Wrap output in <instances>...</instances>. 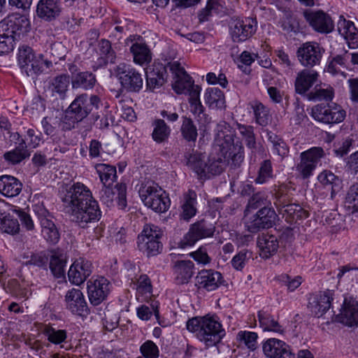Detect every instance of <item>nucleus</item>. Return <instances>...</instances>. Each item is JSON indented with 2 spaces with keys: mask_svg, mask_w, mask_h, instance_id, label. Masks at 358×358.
Returning a JSON list of instances; mask_svg holds the SVG:
<instances>
[{
  "mask_svg": "<svg viewBox=\"0 0 358 358\" xmlns=\"http://www.w3.org/2000/svg\"><path fill=\"white\" fill-rule=\"evenodd\" d=\"M143 358H158L159 350L157 345L152 341H146L140 347Z\"/></svg>",
  "mask_w": 358,
  "mask_h": 358,
  "instance_id": "nucleus-63",
  "label": "nucleus"
},
{
  "mask_svg": "<svg viewBox=\"0 0 358 358\" xmlns=\"http://www.w3.org/2000/svg\"><path fill=\"white\" fill-rule=\"evenodd\" d=\"M22 183L15 177L4 175L0 177V192L5 196L14 197L22 191Z\"/></svg>",
  "mask_w": 358,
  "mask_h": 358,
  "instance_id": "nucleus-37",
  "label": "nucleus"
},
{
  "mask_svg": "<svg viewBox=\"0 0 358 358\" xmlns=\"http://www.w3.org/2000/svg\"><path fill=\"white\" fill-rule=\"evenodd\" d=\"M162 232L157 226L146 224L137 238V246L148 257L160 253L163 245L160 241Z\"/></svg>",
  "mask_w": 358,
  "mask_h": 358,
  "instance_id": "nucleus-4",
  "label": "nucleus"
},
{
  "mask_svg": "<svg viewBox=\"0 0 358 358\" xmlns=\"http://www.w3.org/2000/svg\"><path fill=\"white\" fill-rule=\"evenodd\" d=\"M206 169V178L208 174L219 175L227 165V159L222 152L219 150V144L214 147L213 152L208 157Z\"/></svg>",
  "mask_w": 358,
  "mask_h": 358,
  "instance_id": "nucleus-33",
  "label": "nucleus"
},
{
  "mask_svg": "<svg viewBox=\"0 0 358 358\" xmlns=\"http://www.w3.org/2000/svg\"><path fill=\"white\" fill-rule=\"evenodd\" d=\"M95 169L104 187L110 186L114 182L117 177L115 166L106 164H98L95 166Z\"/></svg>",
  "mask_w": 358,
  "mask_h": 358,
  "instance_id": "nucleus-47",
  "label": "nucleus"
},
{
  "mask_svg": "<svg viewBox=\"0 0 358 358\" xmlns=\"http://www.w3.org/2000/svg\"><path fill=\"white\" fill-rule=\"evenodd\" d=\"M101 105V99L97 95L87 93L77 95L64 111L61 120L62 129L69 131L75 128L76 124L83 121L94 110H97Z\"/></svg>",
  "mask_w": 358,
  "mask_h": 358,
  "instance_id": "nucleus-3",
  "label": "nucleus"
},
{
  "mask_svg": "<svg viewBox=\"0 0 358 358\" xmlns=\"http://www.w3.org/2000/svg\"><path fill=\"white\" fill-rule=\"evenodd\" d=\"M33 210L40 222L43 237L49 243H57L59 240L60 234L52 220V215L43 203L35 204L33 206Z\"/></svg>",
  "mask_w": 358,
  "mask_h": 358,
  "instance_id": "nucleus-8",
  "label": "nucleus"
},
{
  "mask_svg": "<svg viewBox=\"0 0 358 358\" xmlns=\"http://www.w3.org/2000/svg\"><path fill=\"white\" fill-rule=\"evenodd\" d=\"M152 126L153 127L152 138L156 143H162L168 140L171 130L164 120H155Z\"/></svg>",
  "mask_w": 358,
  "mask_h": 358,
  "instance_id": "nucleus-44",
  "label": "nucleus"
},
{
  "mask_svg": "<svg viewBox=\"0 0 358 358\" xmlns=\"http://www.w3.org/2000/svg\"><path fill=\"white\" fill-rule=\"evenodd\" d=\"M219 150L226 157L227 164L230 159L235 167H239L243 162L244 149L242 143L240 141L234 142V135L227 136L225 137V143L219 144Z\"/></svg>",
  "mask_w": 358,
  "mask_h": 358,
  "instance_id": "nucleus-17",
  "label": "nucleus"
},
{
  "mask_svg": "<svg viewBox=\"0 0 358 358\" xmlns=\"http://www.w3.org/2000/svg\"><path fill=\"white\" fill-rule=\"evenodd\" d=\"M186 327L208 348L220 343L226 335L221 321L216 315L208 314L203 317H193L188 320Z\"/></svg>",
  "mask_w": 358,
  "mask_h": 358,
  "instance_id": "nucleus-2",
  "label": "nucleus"
},
{
  "mask_svg": "<svg viewBox=\"0 0 358 358\" xmlns=\"http://www.w3.org/2000/svg\"><path fill=\"white\" fill-rule=\"evenodd\" d=\"M66 308L73 314L83 315L87 313V305L83 292L73 288L69 290L65 296Z\"/></svg>",
  "mask_w": 358,
  "mask_h": 358,
  "instance_id": "nucleus-25",
  "label": "nucleus"
},
{
  "mask_svg": "<svg viewBox=\"0 0 358 358\" xmlns=\"http://www.w3.org/2000/svg\"><path fill=\"white\" fill-rule=\"evenodd\" d=\"M271 204L270 201L267 199L265 194L257 192L254 194L248 201L245 212L250 210L262 209Z\"/></svg>",
  "mask_w": 358,
  "mask_h": 358,
  "instance_id": "nucleus-56",
  "label": "nucleus"
},
{
  "mask_svg": "<svg viewBox=\"0 0 358 358\" xmlns=\"http://www.w3.org/2000/svg\"><path fill=\"white\" fill-rule=\"evenodd\" d=\"M173 271L177 284H187L194 274V264L190 260L176 261Z\"/></svg>",
  "mask_w": 358,
  "mask_h": 358,
  "instance_id": "nucleus-30",
  "label": "nucleus"
},
{
  "mask_svg": "<svg viewBox=\"0 0 358 358\" xmlns=\"http://www.w3.org/2000/svg\"><path fill=\"white\" fill-rule=\"evenodd\" d=\"M43 334L50 343L59 345L64 342L67 338V332L64 329H55L52 327L46 326L43 329Z\"/></svg>",
  "mask_w": 358,
  "mask_h": 358,
  "instance_id": "nucleus-54",
  "label": "nucleus"
},
{
  "mask_svg": "<svg viewBox=\"0 0 358 358\" xmlns=\"http://www.w3.org/2000/svg\"><path fill=\"white\" fill-rule=\"evenodd\" d=\"M17 59L22 71L27 76H34L43 71L45 60L43 55H36L32 48L28 45L19 48Z\"/></svg>",
  "mask_w": 358,
  "mask_h": 358,
  "instance_id": "nucleus-5",
  "label": "nucleus"
},
{
  "mask_svg": "<svg viewBox=\"0 0 358 358\" xmlns=\"http://www.w3.org/2000/svg\"><path fill=\"white\" fill-rule=\"evenodd\" d=\"M334 292L327 289L313 297L309 301L312 313L318 317L323 315L330 308Z\"/></svg>",
  "mask_w": 358,
  "mask_h": 358,
  "instance_id": "nucleus-28",
  "label": "nucleus"
},
{
  "mask_svg": "<svg viewBox=\"0 0 358 358\" xmlns=\"http://www.w3.org/2000/svg\"><path fill=\"white\" fill-rule=\"evenodd\" d=\"M338 31L347 41L350 48H358V29L352 22L341 16L338 22Z\"/></svg>",
  "mask_w": 358,
  "mask_h": 358,
  "instance_id": "nucleus-32",
  "label": "nucleus"
},
{
  "mask_svg": "<svg viewBox=\"0 0 358 358\" xmlns=\"http://www.w3.org/2000/svg\"><path fill=\"white\" fill-rule=\"evenodd\" d=\"M334 96V90L332 87H329L326 89L315 87L313 90L306 94V98L309 101H331Z\"/></svg>",
  "mask_w": 358,
  "mask_h": 358,
  "instance_id": "nucleus-50",
  "label": "nucleus"
},
{
  "mask_svg": "<svg viewBox=\"0 0 358 358\" xmlns=\"http://www.w3.org/2000/svg\"><path fill=\"white\" fill-rule=\"evenodd\" d=\"M196 194L193 190H189L184 196V203L182 205L180 217L184 220L188 221L196 215Z\"/></svg>",
  "mask_w": 358,
  "mask_h": 358,
  "instance_id": "nucleus-41",
  "label": "nucleus"
},
{
  "mask_svg": "<svg viewBox=\"0 0 358 358\" xmlns=\"http://www.w3.org/2000/svg\"><path fill=\"white\" fill-rule=\"evenodd\" d=\"M277 214L272 207L267 206L259 210L245 222V227L251 233H257L262 229L273 227Z\"/></svg>",
  "mask_w": 358,
  "mask_h": 358,
  "instance_id": "nucleus-14",
  "label": "nucleus"
},
{
  "mask_svg": "<svg viewBox=\"0 0 358 358\" xmlns=\"http://www.w3.org/2000/svg\"><path fill=\"white\" fill-rule=\"evenodd\" d=\"M54 36H48L46 40L47 50L45 52L49 54L52 59H45L44 64L47 68L52 66V63L57 64L59 60L64 59L66 56V48L61 43L54 41Z\"/></svg>",
  "mask_w": 358,
  "mask_h": 358,
  "instance_id": "nucleus-34",
  "label": "nucleus"
},
{
  "mask_svg": "<svg viewBox=\"0 0 358 358\" xmlns=\"http://www.w3.org/2000/svg\"><path fill=\"white\" fill-rule=\"evenodd\" d=\"M257 337V333L246 331H241L237 335L238 339L251 350L256 349Z\"/></svg>",
  "mask_w": 358,
  "mask_h": 358,
  "instance_id": "nucleus-64",
  "label": "nucleus"
},
{
  "mask_svg": "<svg viewBox=\"0 0 358 358\" xmlns=\"http://www.w3.org/2000/svg\"><path fill=\"white\" fill-rule=\"evenodd\" d=\"M338 322L349 327L358 324V302L352 297H345L341 312L336 317Z\"/></svg>",
  "mask_w": 358,
  "mask_h": 358,
  "instance_id": "nucleus-21",
  "label": "nucleus"
},
{
  "mask_svg": "<svg viewBox=\"0 0 358 358\" xmlns=\"http://www.w3.org/2000/svg\"><path fill=\"white\" fill-rule=\"evenodd\" d=\"M258 319L263 331H273L280 334H282L285 332L283 327L269 313L259 311L258 313Z\"/></svg>",
  "mask_w": 358,
  "mask_h": 358,
  "instance_id": "nucleus-42",
  "label": "nucleus"
},
{
  "mask_svg": "<svg viewBox=\"0 0 358 358\" xmlns=\"http://www.w3.org/2000/svg\"><path fill=\"white\" fill-rule=\"evenodd\" d=\"M257 245L260 250V256L268 259L277 252L279 243L278 238L272 234H262L257 238Z\"/></svg>",
  "mask_w": 358,
  "mask_h": 358,
  "instance_id": "nucleus-35",
  "label": "nucleus"
},
{
  "mask_svg": "<svg viewBox=\"0 0 358 358\" xmlns=\"http://www.w3.org/2000/svg\"><path fill=\"white\" fill-rule=\"evenodd\" d=\"M325 157V151L322 147L310 148L300 154V162L296 166V171L303 179H308Z\"/></svg>",
  "mask_w": 358,
  "mask_h": 358,
  "instance_id": "nucleus-6",
  "label": "nucleus"
},
{
  "mask_svg": "<svg viewBox=\"0 0 358 358\" xmlns=\"http://www.w3.org/2000/svg\"><path fill=\"white\" fill-rule=\"evenodd\" d=\"M66 260L62 255H52L50 260V268L52 274L57 278H61L64 275Z\"/></svg>",
  "mask_w": 358,
  "mask_h": 358,
  "instance_id": "nucleus-57",
  "label": "nucleus"
},
{
  "mask_svg": "<svg viewBox=\"0 0 358 358\" xmlns=\"http://www.w3.org/2000/svg\"><path fill=\"white\" fill-rule=\"evenodd\" d=\"M204 98L206 103L210 108H222L224 106V95L219 88H208Z\"/></svg>",
  "mask_w": 358,
  "mask_h": 358,
  "instance_id": "nucleus-49",
  "label": "nucleus"
},
{
  "mask_svg": "<svg viewBox=\"0 0 358 358\" xmlns=\"http://www.w3.org/2000/svg\"><path fill=\"white\" fill-rule=\"evenodd\" d=\"M170 205V199L166 192L162 196L156 197L148 203L145 204L157 213H163L168 210Z\"/></svg>",
  "mask_w": 358,
  "mask_h": 358,
  "instance_id": "nucleus-59",
  "label": "nucleus"
},
{
  "mask_svg": "<svg viewBox=\"0 0 358 358\" xmlns=\"http://www.w3.org/2000/svg\"><path fill=\"white\" fill-rule=\"evenodd\" d=\"M71 81L66 73H62L51 78L48 83V90L52 96L64 100L67 97Z\"/></svg>",
  "mask_w": 358,
  "mask_h": 358,
  "instance_id": "nucleus-27",
  "label": "nucleus"
},
{
  "mask_svg": "<svg viewBox=\"0 0 358 358\" xmlns=\"http://www.w3.org/2000/svg\"><path fill=\"white\" fill-rule=\"evenodd\" d=\"M319 74L313 70L303 69L299 71L295 78V92L302 96H306L310 89L318 80Z\"/></svg>",
  "mask_w": 358,
  "mask_h": 358,
  "instance_id": "nucleus-26",
  "label": "nucleus"
},
{
  "mask_svg": "<svg viewBox=\"0 0 358 358\" xmlns=\"http://www.w3.org/2000/svg\"><path fill=\"white\" fill-rule=\"evenodd\" d=\"M249 106L253 110L256 123L262 127L266 126L270 120L268 108L257 100L250 101Z\"/></svg>",
  "mask_w": 358,
  "mask_h": 358,
  "instance_id": "nucleus-45",
  "label": "nucleus"
},
{
  "mask_svg": "<svg viewBox=\"0 0 358 358\" xmlns=\"http://www.w3.org/2000/svg\"><path fill=\"white\" fill-rule=\"evenodd\" d=\"M257 21L251 17H232L229 23V34L234 42L247 41L256 32Z\"/></svg>",
  "mask_w": 358,
  "mask_h": 358,
  "instance_id": "nucleus-9",
  "label": "nucleus"
},
{
  "mask_svg": "<svg viewBox=\"0 0 358 358\" xmlns=\"http://www.w3.org/2000/svg\"><path fill=\"white\" fill-rule=\"evenodd\" d=\"M127 45H130L129 50L131 52L134 62L143 65L151 60V53L148 45L143 42L141 36L130 35L125 41Z\"/></svg>",
  "mask_w": 358,
  "mask_h": 358,
  "instance_id": "nucleus-20",
  "label": "nucleus"
},
{
  "mask_svg": "<svg viewBox=\"0 0 358 358\" xmlns=\"http://www.w3.org/2000/svg\"><path fill=\"white\" fill-rule=\"evenodd\" d=\"M201 87H196L190 92L188 101L189 110L198 122L206 123L208 122V116L204 113V107L200 101Z\"/></svg>",
  "mask_w": 358,
  "mask_h": 358,
  "instance_id": "nucleus-36",
  "label": "nucleus"
},
{
  "mask_svg": "<svg viewBox=\"0 0 358 358\" xmlns=\"http://www.w3.org/2000/svg\"><path fill=\"white\" fill-rule=\"evenodd\" d=\"M274 205L285 220L290 224L297 222L298 220L306 218L308 216L306 210H303L299 205L289 203L287 196L281 194H277Z\"/></svg>",
  "mask_w": 358,
  "mask_h": 358,
  "instance_id": "nucleus-12",
  "label": "nucleus"
},
{
  "mask_svg": "<svg viewBox=\"0 0 358 358\" xmlns=\"http://www.w3.org/2000/svg\"><path fill=\"white\" fill-rule=\"evenodd\" d=\"M237 129L243 136L246 146L252 150L256 149L257 143L253 127L251 125L238 124Z\"/></svg>",
  "mask_w": 358,
  "mask_h": 358,
  "instance_id": "nucleus-55",
  "label": "nucleus"
},
{
  "mask_svg": "<svg viewBox=\"0 0 358 358\" xmlns=\"http://www.w3.org/2000/svg\"><path fill=\"white\" fill-rule=\"evenodd\" d=\"M61 10V3L59 0H40L36 7L37 15L48 22L57 17Z\"/></svg>",
  "mask_w": 358,
  "mask_h": 358,
  "instance_id": "nucleus-29",
  "label": "nucleus"
},
{
  "mask_svg": "<svg viewBox=\"0 0 358 358\" xmlns=\"http://www.w3.org/2000/svg\"><path fill=\"white\" fill-rule=\"evenodd\" d=\"M115 72L122 87L127 91L136 92L142 88V75L135 69L121 63L115 67Z\"/></svg>",
  "mask_w": 358,
  "mask_h": 358,
  "instance_id": "nucleus-11",
  "label": "nucleus"
},
{
  "mask_svg": "<svg viewBox=\"0 0 358 358\" xmlns=\"http://www.w3.org/2000/svg\"><path fill=\"white\" fill-rule=\"evenodd\" d=\"M264 355L268 358H294L291 347L285 341L271 338L262 345Z\"/></svg>",
  "mask_w": 358,
  "mask_h": 358,
  "instance_id": "nucleus-19",
  "label": "nucleus"
},
{
  "mask_svg": "<svg viewBox=\"0 0 358 358\" xmlns=\"http://www.w3.org/2000/svg\"><path fill=\"white\" fill-rule=\"evenodd\" d=\"M185 163L200 178H206L207 163L205 155L196 151L192 150L185 154Z\"/></svg>",
  "mask_w": 358,
  "mask_h": 358,
  "instance_id": "nucleus-31",
  "label": "nucleus"
},
{
  "mask_svg": "<svg viewBox=\"0 0 358 358\" xmlns=\"http://www.w3.org/2000/svg\"><path fill=\"white\" fill-rule=\"evenodd\" d=\"M344 206L350 213H358V182L350 186L345 196Z\"/></svg>",
  "mask_w": 358,
  "mask_h": 358,
  "instance_id": "nucleus-51",
  "label": "nucleus"
},
{
  "mask_svg": "<svg viewBox=\"0 0 358 358\" xmlns=\"http://www.w3.org/2000/svg\"><path fill=\"white\" fill-rule=\"evenodd\" d=\"M250 258H252V252L243 249L232 258L231 263L236 270L241 271Z\"/></svg>",
  "mask_w": 358,
  "mask_h": 358,
  "instance_id": "nucleus-61",
  "label": "nucleus"
},
{
  "mask_svg": "<svg viewBox=\"0 0 358 358\" xmlns=\"http://www.w3.org/2000/svg\"><path fill=\"white\" fill-rule=\"evenodd\" d=\"M62 201L65 212L82 228L99 221L101 217L98 202L90 189L81 182H75L67 187Z\"/></svg>",
  "mask_w": 358,
  "mask_h": 358,
  "instance_id": "nucleus-1",
  "label": "nucleus"
},
{
  "mask_svg": "<svg viewBox=\"0 0 358 358\" xmlns=\"http://www.w3.org/2000/svg\"><path fill=\"white\" fill-rule=\"evenodd\" d=\"M268 141L272 144L273 152L281 159H284L289 154V148L283 139L271 131H266Z\"/></svg>",
  "mask_w": 358,
  "mask_h": 358,
  "instance_id": "nucleus-48",
  "label": "nucleus"
},
{
  "mask_svg": "<svg viewBox=\"0 0 358 358\" xmlns=\"http://www.w3.org/2000/svg\"><path fill=\"white\" fill-rule=\"evenodd\" d=\"M98 49L100 55L107 62L114 63L116 59V54L113 49L111 43L106 39H101L98 44Z\"/></svg>",
  "mask_w": 358,
  "mask_h": 358,
  "instance_id": "nucleus-58",
  "label": "nucleus"
},
{
  "mask_svg": "<svg viewBox=\"0 0 358 358\" xmlns=\"http://www.w3.org/2000/svg\"><path fill=\"white\" fill-rule=\"evenodd\" d=\"M10 208L15 206L0 201V230L14 235L19 233L20 227L18 220L13 217L14 213Z\"/></svg>",
  "mask_w": 358,
  "mask_h": 358,
  "instance_id": "nucleus-23",
  "label": "nucleus"
},
{
  "mask_svg": "<svg viewBox=\"0 0 358 358\" xmlns=\"http://www.w3.org/2000/svg\"><path fill=\"white\" fill-rule=\"evenodd\" d=\"M69 70L71 73V86L73 89L88 90L92 89L96 82V76L90 71H80L77 66L71 64Z\"/></svg>",
  "mask_w": 358,
  "mask_h": 358,
  "instance_id": "nucleus-24",
  "label": "nucleus"
},
{
  "mask_svg": "<svg viewBox=\"0 0 358 358\" xmlns=\"http://www.w3.org/2000/svg\"><path fill=\"white\" fill-rule=\"evenodd\" d=\"M111 284L104 277H98L87 282V294L90 302L98 306L106 300L110 292Z\"/></svg>",
  "mask_w": 358,
  "mask_h": 358,
  "instance_id": "nucleus-15",
  "label": "nucleus"
},
{
  "mask_svg": "<svg viewBox=\"0 0 358 358\" xmlns=\"http://www.w3.org/2000/svg\"><path fill=\"white\" fill-rule=\"evenodd\" d=\"M166 80V67L162 64L158 65L146 72L147 87L155 90L162 86Z\"/></svg>",
  "mask_w": 358,
  "mask_h": 358,
  "instance_id": "nucleus-39",
  "label": "nucleus"
},
{
  "mask_svg": "<svg viewBox=\"0 0 358 358\" xmlns=\"http://www.w3.org/2000/svg\"><path fill=\"white\" fill-rule=\"evenodd\" d=\"M324 52L317 43L306 42L298 48L296 55L302 66L311 68L320 64Z\"/></svg>",
  "mask_w": 358,
  "mask_h": 358,
  "instance_id": "nucleus-13",
  "label": "nucleus"
},
{
  "mask_svg": "<svg viewBox=\"0 0 358 358\" xmlns=\"http://www.w3.org/2000/svg\"><path fill=\"white\" fill-rule=\"evenodd\" d=\"M303 15L308 24L317 32L328 34L334 29V24L331 17L322 10H306Z\"/></svg>",
  "mask_w": 358,
  "mask_h": 358,
  "instance_id": "nucleus-16",
  "label": "nucleus"
},
{
  "mask_svg": "<svg viewBox=\"0 0 358 358\" xmlns=\"http://www.w3.org/2000/svg\"><path fill=\"white\" fill-rule=\"evenodd\" d=\"M224 280L222 275L212 269H203L196 276V285L199 289L212 292L220 287Z\"/></svg>",
  "mask_w": 358,
  "mask_h": 358,
  "instance_id": "nucleus-22",
  "label": "nucleus"
},
{
  "mask_svg": "<svg viewBox=\"0 0 358 358\" xmlns=\"http://www.w3.org/2000/svg\"><path fill=\"white\" fill-rule=\"evenodd\" d=\"M152 287L150 278L146 275H142L138 280L137 296L139 299L140 296L145 295L144 300H147L152 294Z\"/></svg>",
  "mask_w": 358,
  "mask_h": 358,
  "instance_id": "nucleus-60",
  "label": "nucleus"
},
{
  "mask_svg": "<svg viewBox=\"0 0 358 358\" xmlns=\"http://www.w3.org/2000/svg\"><path fill=\"white\" fill-rule=\"evenodd\" d=\"M310 115L319 122L333 124L343 122L346 113L340 105L336 103L326 105L319 103L312 108Z\"/></svg>",
  "mask_w": 358,
  "mask_h": 358,
  "instance_id": "nucleus-7",
  "label": "nucleus"
},
{
  "mask_svg": "<svg viewBox=\"0 0 358 358\" xmlns=\"http://www.w3.org/2000/svg\"><path fill=\"white\" fill-rule=\"evenodd\" d=\"M164 193L165 191L154 182L143 185L139 189V195L144 204L151 201L152 199L163 196Z\"/></svg>",
  "mask_w": 358,
  "mask_h": 358,
  "instance_id": "nucleus-46",
  "label": "nucleus"
},
{
  "mask_svg": "<svg viewBox=\"0 0 358 358\" xmlns=\"http://www.w3.org/2000/svg\"><path fill=\"white\" fill-rule=\"evenodd\" d=\"M317 180L327 190L330 191L331 199H334L336 194L341 190V180L330 171L324 170L321 172L317 176Z\"/></svg>",
  "mask_w": 358,
  "mask_h": 358,
  "instance_id": "nucleus-38",
  "label": "nucleus"
},
{
  "mask_svg": "<svg viewBox=\"0 0 358 358\" xmlns=\"http://www.w3.org/2000/svg\"><path fill=\"white\" fill-rule=\"evenodd\" d=\"M273 177L272 163L270 159H265L259 164L257 176L255 179L257 184H264Z\"/></svg>",
  "mask_w": 358,
  "mask_h": 358,
  "instance_id": "nucleus-53",
  "label": "nucleus"
},
{
  "mask_svg": "<svg viewBox=\"0 0 358 358\" xmlns=\"http://www.w3.org/2000/svg\"><path fill=\"white\" fill-rule=\"evenodd\" d=\"M29 156L30 152L27 149V144L26 141H22L14 149L6 152L3 155L5 161L11 165L19 164Z\"/></svg>",
  "mask_w": 358,
  "mask_h": 358,
  "instance_id": "nucleus-40",
  "label": "nucleus"
},
{
  "mask_svg": "<svg viewBox=\"0 0 358 358\" xmlns=\"http://www.w3.org/2000/svg\"><path fill=\"white\" fill-rule=\"evenodd\" d=\"M182 122L180 133L182 138L187 143L194 144L198 137V129L194 121L186 116L182 117Z\"/></svg>",
  "mask_w": 358,
  "mask_h": 358,
  "instance_id": "nucleus-43",
  "label": "nucleus"
},
{
  "mask_svg": "<svg viewBox=\"0 0 358 358\" xmlns=\"http://www.w3.org/2000/svg\"><path fill=\"white\" fill-rule=\"evenodd\" d=\"M215 227L203 220L190 225L188 232L178 242V248L184 249L193 246L199 240L212 237L215 233Z\"/></svg>",
  "mask_w": 358,
  "mask_h": 358,
  "instance_id": "nucleus-10",
  "label": "nucleus"
},
{
  "mask_svg": "<svg viewBox=\"0 0 358 358\" xmlns=\"http://www.w3.org/2000/svg\"><path fill=\"white\" fill-rule=\"evenodd\" d=\"M196 87L199 86L194 85V81L188 74L184 77L175 79L173 84V89L177 94H188L189 96L190 95V92Z\"/></svg>",
  "mask_w": 358,
  "mask_h": 358,
  "instance_id": "nucleus-52",
  "label": "nucleus"
},
{
  "mask_svg": "<svg viewBox=\"0 0 358 358\" xmlns=\"http://www.w3.org/2000/svg\"><path fill=\"white\" fill-rule=\"evenodd\" d=\"M220 7L219 0H208L206 8L202 9L199 14L200 22L208 20V17L213 13H218L220 10Z\"/></svg>",
  "mask_w": 358,
  "mask_h": 358,
  "instance_id": "nucleus-62",
  "label": "nucleus"
},
{
  "mask_svg": "<svg viewBox=\"0 0 358 358\" xmlns=\"http://www.w3.org/2000/svg\"><path fill=\"white\" fill-rule=\"evenodd\" d=\"M92 270L91 261L80 257L71 266L68 272L69 280L72 284L80 285L92 274Z\"/></svg>",
  "mask_w": 358,
  "mask_h": 358,
  "instance_id": "nucleus-18",
  "label": "nucleus"
}]
</instances>
